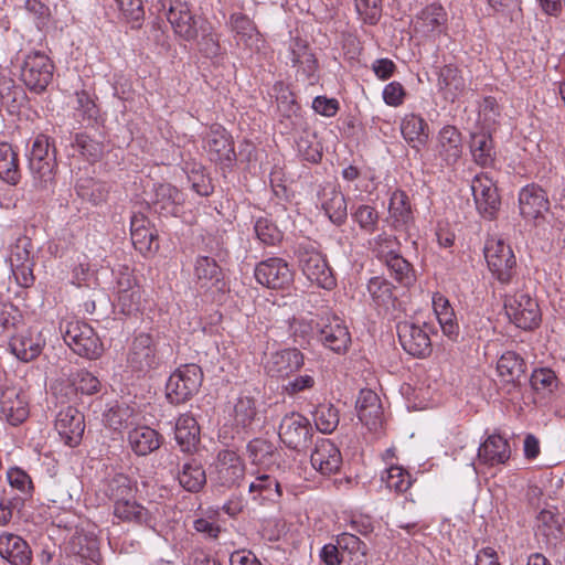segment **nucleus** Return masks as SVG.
<instances>
[{"label":"nucleus","mask_w":565,"mask_h":565,"mask_svg":"<svg viewBox=\"0 0 565 565\" xmlns=\"http://www.w3.org/2000/svg\"><path fill=\"white\" fill-rule=\"evenodd\" d=\"M29 168L33 184L38 189H46L54 181L56 160L47 136L38 135L29 154Z\"/></svg>","instance_id":"obj_1"},{"label":"nucleus","mask_w":565,"mask_h":565,"mask_svg":"<svg viewBox=\"0 0 565 565\" xmlns=\"http://www.w3.org/2000/svg\"><path fill=\"white\" fill-rule=\"evenodd\" d=\"M504 311L510 322L523 330L537 328L542 320L537 300L524 290H518L505 297Z\"/></svg>","instance_id":"obj_2"},{"label":"nucleus","mask_w":565,"mask_h":565,"mask_svg":"<svg viewBox=\"0 0 565 565\" xmlns=\"http://www.w3.org/2000/svg\"><path fill=\"white\" fill-rule=\"evenodd\" d=\"M202 381L203 372L199 365H181L167 381L166 397L172 404L185 403L199 392Z\"/></svg>","instance_id":"obj_3"},{"label":"nucleus","mask_w":565,"mask_h":565,"mask_svg":"<svg viewBox=\"0 0 565 565\" xmlns=\"http://www.w3.org/2000/svg\"><path fill=\"white\" fill-rule=\"evenodd\" d=\"M54 70L55 66L46 54L34 51L25 55L20 68V79L30 92L41 94L52 83Z\"/></svg>","instance_id":"obj_4"},{"label":"nucleus","mask_w":565,"mask_h":565,"mask_svg":"<svg viewBox=\"0 0 565 565\" xmlns=\"http://www.w3.org/2000/svg\"><path fill=\"white\" fill-rule=\"evenodd\" d=\"M63 339L76 354L87 359H97L104 351L99 337L88 323L83 321H68Z\"/></svg>","instance_id":"obj_5"},{"label":"nucleus","mask_w":565,"mask_h":565,"mask_svg":"<svg viewBox=\"0 0 565 565\" xmlns=\"http://www.w3.org/2000/svg\"><path fill=\"white\" fill-rule=\"evenodd\" d=\"M484 258L489 270L500 282L511 281L516 259L510 245L501 238H489L484 247Z\"/></svg>","instance_id":"obj_6"},{"label":"nucleus","mask_w":565,"mask_h":565,"mask_svg":"<svg viewBox=\"0 0 565 565\" xmlns=\"http://www.w3.org/2000/svg\"><path fill=\"white\" fill-rule=\"evenodd\" d=\"M246 473L244 459L234 450H221L211 467L212 481L225 488L239 486Z\"/></svg>","instance_id":"obj_7"},{"label":"nucleus","mask_w":565,"mask_h":565,"mask_svg":"<svg viewBox=\"0 0 565 565\" xmlns=\"http://www.w3.org/2000/svg\"><path fill=\"white\" fill-rule=\"evenodd\" d=\"M430 327L426 322L403 321L397 326L401 345L411 355L426 358L431 352Z\"/></svg>","instance_id":"obj_8"},{"label":"nucleus","mask_w":565,"mask_h":565,"mask_svg":"<svg viewBox=\"0 0 565 565\" xmlns=\"http://www.w3.org/2000/svg\"><path fill=\"white\" fill-rule=\"evenodd\" d=\"M519 211L523 220L534 226L546 222L550 202L546 193L536 185H526L519 193Z\"/></svg>","instance_id":"obj_9"},{"label":"nucleus","mask_w":565,"mask_h":565,"mask_svg":"<svg viewBox=\"0 0 565 565\" xmlns=\"http://www.w3.org/2000/svg\"><path fill=\"white\" fill-rule=\"evenodd\" d=\"M375 244L377 257L385 263L395 279L404 285H411L414 281L411 264L392 248L396 241L390 236H379Z\"/></svg>","instance_id":"obj_10"},{"label":"nucleus","mask_w":565,"mask_h":565,"mask_svg":"<svg viewBox=\"0 0 565 565\" xmlns=\"http://www.w3.org/2000/svg\"><path fill=\"white\" fill-rule=\"evenodd\" d=\"M312 427L307 417L299 413L284 416L279 425V438L289 448L300 450L307 447Z\"/></svg>","instance_id":"obj_11"},{"label":"nucleus","mask_w":565,"mask_h":565,"mask_svg":"<svg viewBox=\"0 0 565 565\" xmlns=\"http://www.w3.org/2000/svg\"><path fill=\"white\" fill-rule=\"evenodd\" d=\"M433 150L444 166H454L463 152L462 135L452 125H445L437 132Z\"/></svg>","instance_id":"obj_12"},{"label":"nucleus","mask_w":565,"mask_h":565,"mask_svg":"<svg viewBox=\"0 0 565 565\" xmlns=\"http://www.w3.org/2000/svg\"><path fill=\"white\" fill-rule=\"evenodd\" d=\"M299 265L307 279L318 287L331 289L335 285L332 271L321 253L303 248L299 255Z\"/></svg>","instance_id":"obj_13"},{"label":"nucleus","mask_w":565,"mask_h":565,"mask_svg":"<svg viewBox=\"0 0 565 565\" xmlns=\"http://www.w3.org/2000/svg\"><path fill=\"white\" fill-rule=\"evenodd\" d=\"M115 290L117 302L124 313H131L139 309L142 290L132 271L124 266L117 270Z\"/></svg>","instance_id":"obj_14"},{"label":"nucleus","mask_w":565,"mask_h":565,"mask_svg":"<svg viewBox=\"0 0 565 565\" xmlns=\"http://www.w3.org/2000/svg\"><path fill=\"white\" fill-rule=\"evenodd\" d=\"M322 344L335 353H343L351 343V335L344 322L335 316L321 317L317 322Z\"/></svg>","instance_id":"obj_15"},{"label":"nucleus","mask_w":565,"mask_h":565,"mask_svg":"<svg viewBox=\"0 0 565 565\" xmlns=\"http://www.w3.org/2000/svg\"><path fill=\"white\" fill-rule=\"evenodd\" d=\"M254 274L260 285L273 289H284L288 287L294 279L292 271L288 264L278 257L260 262L256 266Z\"/></svg>","instance_id":"obj_16"},{"label":"nucleus","mask_w":565,"mask_h":565,"mask_svg":"<svg viewBox=\"0 0 565 565\" xmlns=\"http://www.w3.org/2000/svg\"><path fill=\"white\" fill-rule=\"evenodd\" d=\"M45 345V339L36 328L17 331L10 339L11 353L22 362L36 359Z\"/></svg>","instance_id":"obj_17"},{"label":"nucleus","mask_w":565,"mask_h":565,"mask_svg":"<svg viewBox=\"0 0 565 565\" xmlns=\"http://www.w3.org/2000/svg\"><path fill=\"white\" fill-rule=\"evenodd\" d=\"M305 364V355L297 348L275 351L266 361V372L276 379H287L298 372Z\"/></svg>","instance_id":"obj_18"},{"label":"nucleus","mask_w":565,"mask_h":565,"mask_svg":"<svg viewBox=\"0 0 565 565\" xmlns=\"http://www.w3.org/2000/svg\"><path fill=\"white\" fill-rule=\"evenodd\" d=\"M471 191L478 211L486 217H493L500 206L495 183L487 174H477L471 182Z\"/></svg>","instance_id":"obj_19"},{"label":"nucleus","mask_w":565,"mask_h":565,"mask_svg":"<svg viewBox=\"0 0 565 565\" xmlns=\"http://www.w3.org/2000/svg\"><path fill=\"white\" fill-rule=\"evenodd\" d=\"M55 429L65 445H78L85 429L83 414L72 406L61 409L56 416Z\"/></svg>","instance_id":"obj_20"},{"label":"nucleus","mask_w":565,"mask_h":565,"mask_svg":"<svg viewBox=\"0 0 565 565\" xmlns=\"http://www.w3.org/2000/svg\"><path fill=\"white\" fill-rule=\"evenodd\" d=\"M167 19L179 38L184 41L196 39V20L185 1L173 0L169 7Z\"/></svg>","instance_id":"obj_21"},{"label":"nucleus","mask_w":565,"mask_h":565,"mask_svg":"<svg viewBox=\"0 0 565 565\" xmlns=\"http://www.w3.org/2000/svg\"><path fill=\"white\" fill-rule=\"evenodd\" d=\"M310 461L313 469L321 475L330 476L340 470L342 456L334 443L322 438L316 443Z\"/></svg>","instance_id":"obj_22"},{"label":"nucleus","mask_w":565,"mask_h":565,"mask_svg":"<svg viewBox=\"0 0 565 565\" xmlns=\"http://www.w3.org/2000/svg\"><path fill=\"white\" fill-rule=\"evenodd\" d=\"M127 361L140 372H148L158 365L153 340L149 334L140 333L134 339Z\"/></svg>","instance_id":"obj_23"},{"label":"nucleus","mask_w":565,"mask_h":565,"mask_svg":"<svg viewBox=\"0 0 565 565\" xmlns=\"http://www.w3.org/2000/svg\"><path fill=\"white\" fill-rule=\"evenodd\" d=\"M0 413L11 425L21 424L29 415L25 395L17 388L6 390L0 398Z\"/></svg>","instance_id":"obj_24"},{"label":"nucleus","mask_w":565,"mask_h":565,"mask_svg":"<svg viewBox=\"0 0 565 565\" xmlns=\"http://www.w3.org/2000/svg\"><path fill=\"white\" fill-rule=\"evenodd\" d=\"M511 456L509 441L498 434L490 435L478 449L479 462L488 466L503 465Z\"/></svg>","instance_id":"obj_25"},{"label":"nucleus","mask_w":565,"mask_h":565,"mask_svg":"<svg viewBox=\"0 0 565 565\" xmlns=\"http://www.w3.org/2000/svg\"><path fill=\"white\" fill-rule=\"evenodd\" d=\"M31 550L26 542L13 533L3 532L0 535V556L12 565H29Z\"/></svg>","instance_id":"obj_26"},{"label":"nucleus","mask_w":565,"mask_h":565,"mask_svg":"<svg viewBox=\"0 0 565 565\" xmlns=\"http://www.w3.org/2000/svg\"><path fill=\"white\" fill-rule=\"evenodd\" d=\"M447 13L441 6L425 7L413 20L414 31L423 35L440 33L446 24Z\"/></svg>","instance_id":"obj_27"},{"label":"nucleus","mask_w":565,"mask_h":565,"mask_svg":"<svg viewBox=\"0 0 565 565\" xmlns=\"http://www.w3.org/2000/svg\"><path fill=\"white\" fill-rule=\"evenodd\" d=\"M130 234L135 248L141 254H150L158 248L156 230L143 215L132 216Z\"/></svg>","instance_id":"obj_28"},{"label":"nucleus","mask_w":565,"mask_h":565,"mask_svg":"<svg viewBox=\"0 0 565 565\" xmlns=\"http://www.w3.org/2000/svg\"><path fill=\"white\" fill-rule=\"evenodd\" d=\"M114 516L121 522L135 525L152 526V512L132 499L119 501L114 504Z\"/></svg>","instance_id":"obj_29"},{"label":"nucleus","mask_w":565,"mask_h":565,"mask_svg":"<svg viewBox=\"0 0 565 565\" xmlns=\"http://www.w3.org/2000/svg\"><path fill=\"white\" fill-rule=\"evenodd\" d=\"M206 149L214 160L232 162L235 159L231 136L220 126L213 127L207 135Z\"/></svg>","instance_id":"obj_30"},{"label":"nucleus","mask_w":565,"mask_h":565,"mask_svg":"<svg viewBox=\"0 0 565 565\" xmlns=\"http://www.w3.org/2000/svg\"><path fill=\"white\" fill-rule=\"evenodd\" d=\"M174 438L183 452H192L200 441V427L190 414H182L175 423Z\"/></svg>","instance_id":"obj_31"},{"label":"nucleus","mask_w":565,"mask_h":565,"mask_svg":"<svg viewBox=\"0 0 565 565\" xmlns=\"http://www.w3.org/2000/svg\"><path fill=\"white\" fill-rule=\"evenodd\" d=\"M437 85L443 97L451 103H454L466 88L461 73L452 65H446L440 70Z\"/></svg>","instance_id":"obj_32"},{"label":"nucleus","mask_w":565,"mask_h":565,"mask_svg":"<svg viewBox=\"0 0 565 565\" xmlns=\"http://www.w3.org/2000/svg\"><path fill=\"white\" fill-rule=\"evenodd\" d=\"M128 443L136 455L146 456L160 447L161 436L148 426H138L129 431Z\"/></svg>","instance_id":"obj_33"},{"label":"nucleus","mask_w":565,"mask_h":565,"mask_svg":"<svg viewBox=\"0 0 565 565\" xmlns=\"http://www.w3.org/2000/svg\"><path fill=\"white\" fill-rule=\"evenodd\" d=\"M561 532L562 523L556 509L550 507L541 510L535 521V535L550 544L559 537Z\"/></svg>","instance_id":"obj_34"},{"label":"nucleus","mask_w":565,"mask_h":565,"mask_svg":"<svg viewBox=\"0 0 565 565\" xmlns=\"http://www.w3.org/2000/svg\"><path fill=\"white\" fill-rule=\"evenodd\" d=\"M231 25L238 43L244 44L250 50L258 51L260 49L263 42L262 34L249 18L243 14H233L231 17Z\"/></svg>","instance_id":"obj_35"},{"label":"nucleus","mask_w":565,"mask_h":565,"mask_svg":"<svg viewBox=\"0 0 565 565\" xmlns=\"http://www.w3.org/2000/svg\"><path fill=\"white\" fill-rule=\"evenodd\" d=\"M401 132L413 148H419L428 140V124L415 114L405 115L401 122Z\"/></svg>","instance_id":"obj_36"},{"label":"nucleus","mask_w":565,"mask_h":565,"mask_svg":"<svg viewBox=\"0 0 565 565\" xmlns=\"http://www.w3.org/2000/svg\"><path fill=\"white\" fill-rule=\"evenodd\" d=\"M470 152L473 161L481 167H490L495 159L492 138L487 132H473L470 138Z\"/></svg>","instance_id":"obj_37"},{"label":"nucleus","mask_w":565,"mask_h":565,"mask_svg":"<svg viewBox=\"0 0 565 565\" xmlns=\"http://www.w3.org/2000/svg\"><path fill=\"white\" fill-rule=\"evenodd\" d=\"M322 207L331 222L342 224L348 215L347 201L337 188H326L322 192Z\"/></svg>","instance_id":"obj_38"},{"label":"nucleus","mask_w":565,"mask_h":565,"mask_svg":"<svg viewBox=\"0 0 565 565\" xmlns=\"http://www.w3.org/2000/svg\"><path fill=\"white\" fill-rule=\"evenodd\" d=\"M20 178L17 153L9 143L0 142V179L14 185Z\"/></svg>","instance_id":"obj_39"},{"label":"nucleus","mask_w":565,"mask_h":565,"mask_svg":"<svg viewBox=\"0 0 565 565\" xmlns=\"http://www.w3.org/2000/svg\"><path fill=\"white\" fill-rule=\"evenodd\" d=\"M388 214L395 227L405 226L413 220L408 196L403 191L397 190L392 193Z\"/></svg>","instance_id":"obj_40"},{"label":"nucleus","mask_w":565,"mask_h":565,"mask_svg":"<svg viewBox=\"0 0 565 565\" xmlns=\"http://www.w3.org/2000/svg\"><path fill=\"white\" fill-rule=\"evenodd\" d=\"M497 371L502 381L511 383L523 375L524 362L515 352L508 351L500 356Z\"/></svg>","instance_id":"obj_41"},{"label":"nucleus","mask_w":565,"mask_h":565,"mask_svg":"<svg viewBox=\"0 0 565 565\" xmlns=\"http://www.w3.org/2000/svg\"><path fill=\"white\" fill-rule=\"evenodd\" d=\"M178 480L186 491L196 492L205 484L206 476L201 465L188 462L182 466Z\"/></svg>","instance_id":"obj_42"},{"label":"nucleus","mask_w":565,"mask_h":565,"mask_svg":"<svg viewBox=\"0 0 565 565\" xmlns=\"http://www.w3.org/2000/svg\"><path fill=\"white\" fill-rule=\"evenodd\" d=\"M558 379L555 372L548 367L535 369L531 375V386L544 397L553 395L558 388Z\"/></svg>","instance_id":"obj_43"},{"label":"nucleus","mask_w":565,"mask_h":565,"mask_svg":"<svg viewBox=\"0 0 565 565\" xmlns=\"http://www.w3.org/2000/svg\"><path fill=\"white\" fill-rule=\"evenodd\" d=\"M136 491V484L125 475H116L113 477L106 488V494L113 500L114 504L119 501L132 499Z\"/></svg>","instance_id":"obj_44"},{"label":"nucleus","mask_w":565,"mask_h":565,"mask_svg":"<svg viewBox=\"0 0 565 565\" xmlns=\"http://www.w3.org/2000/svg\"><path fill=\"white\" fill-rule=\"evenodd\" d=\"M382 481L388 490L397 493L405 492L412 486L409 472L402 466L391 465L381 476Z\"/></svg>","instance_id":"obj_45"},{"label":"nucleus","mask_w":565,"mask_h":565,"mask_svg":"<svg viewBox=\"0 0 565 565\" xmlns=\"http://www.w3.org/2000/svg\"><path fill=\"white\" fill-rule=\"evenodd\" d=\"M74 490L67 481L54 482L47 490L49 500L58 509L71 510L75 502Z\"/></svg>","instance_id":"obj_46"},{"label":"nucleus","mask_w":565,"mask_h":565,"mask_svg":"<svg viewBox=\"0 0 565 565\" xmlns=\"http://www.w3.org/2000/svg\"><path fill=\"white\" fill-rule=\"evenodd\" d=\"M256 414V402L253 397L247 395L237 397L233 408V418L237 426H249L255 419Z\"/></svg>","instance_id":"obj_47"},{"label":"nucleus","mask_w":565,"mask_h":565,"mask_svg":"<svg viewBox=\"0 0 565 565\" xmlns=\"http://www.w3.org/2000/svg\"><path fill=\"white\" fill-rule=\"evenodd\" d=\"M290 61L294 66L301 67L305 72L315 70L316 60L309 52L307 43L300 39H292L289 46Z\"/></svg>","instance_id":"obj_48"},{"label":"nucleus","mask_w":565,"mask_h":565,"mask_svg":"<svg viewBox=\"0 0 565 565\" xmlns=\"http://www.w3.org/2000/svg\"><path fill=\"white\" fill-rule=\"evenodd\" d=\"M313 419L317 428L324 433H332L339 424L338 411L330 404H321L317 407Z\"/></svg>","instance_id":"obj_49"},{"label":"nucleus","mask_w":565,"mask_h":565,"mask_svg":"<svg viewBox=\"0 0 565 565\" xmlns=\"http://www.w3.org/2000/svg\"><path fill=\"white\" fill-rule=\"evenodd\" d=\"M249 492L271 500L275 495L280 497V486L276 479L268 475H260L249 483Z\"/></svg>","instance_id":"obj_50"},{"label":"nucleus","mask_w":565,"mask_h":565,"mask_svg":"<svg viewBox=\"0 0 565 565\" xmlns=\"http://www.w3.org/2000/svg\"><path fill=\"white\" fill-rule=\"evenodd\" d=\"M367 290L377 305H387L393 298L392 284L381 277L371 278Z\"/></svg>","instance_id":"obj_51"},{"label":"nucleus","mask_w":565,"mask_h":565,"mask_svg":"<svg viewBox=\"0 0 565 565\" xmlns=\"http://www.w3.org/2000/svg\"><path fill=\"white\" fill-rule=\"evenodd\" d=\"M131 416L132 409L130 407L116 404L109 407L104 414V420L108 427L119 430L128 424Z\"/></svg>","instance_id":"obj_52"},{"label":"nucleus","mask_w":565,"mask_h":565,"mask_svg":"<svg viewBox=\"0 0 565 565\" xmlns=\"http://www.w3.org/2000/svg\"><path fill=\"white\" fill-rule=\"evenodd\" d=\"M157 204H160V210L167 213H174V205L181 200V194L177 188L170 184H161L158 186L157 192Z\"/></svg>","instance_id":"obj_53"},{"label":"nucleus","mask_w":565,"mask_h":565,"mask_svg":"<svg viewBox=\"0 0 565 565\" xmlns=\"http://www.w3.org/2000/svg\"><path fill=\"white\" fill-rule=\"evenodd\" d=\"M248 450L253 461L257 465L268 466L276 455L273 446L263 439H254L248 444Z\"/></svg>","instance_id":"obj_54"},{"label":"nucleus","mask_w":565,"mask_h":565,"mask_svg":"<svg viewBox=\"0 0 565 565\" xmlns=\"http://www.w3.org/2000/svg\"><path fill=\"white\" fill-rule=\"evenodd\" d=\"M359 226L367 233L376 230L379 215L374 207L370 205H360L352 214Z\"/></svg>","instance_id":"obj_55"},{"label":"nucleus","mask_w":565,"mask_h":565,"mask_svg":"<svg viewBox=\"0 0 565 565\" xmlns=\"http://www.w3.org/2000/svg\"><path fill=\"white\" fill-rule=\"evenodd\" d=\"M257 237L267 245H274L281 238V233L277 226L267 218H259L255 224Z\"/></svg>","instance_id":"obj_56"},{"label":"nucleus","mask_w":565,"mask_h":565,"mask_svg":"<svg viewBox=\"0 0 565 565\" xmlns=\"http://www.w3.org/2000/svg\"><path fill=\"white\" fill-rule=\"evenodd\" d=\"M7 480L11 488L23 494L31 493L33 484L29 475L20 468L13 467L7 471Z\"/></svg>","instance_id":"obj_57"},{"label":"nucleus","mask_w":565,"mask_h":565,"mask_svg":"<svg viewBox=\"0 0 565 565\" xmlns=\"http://www.w3.org/2000/svg\"><path fill=\"white\" fill-rule=\"evenodd\" d=\"M75 388L83 394H95L99 391V380L88 371H79L73 379Z\"/></svg>","instance_id":"obj_58"},{"label":"nucleus","mask_w":565,"mask_h":565,"mask_svg":"<svg viewBox=\"0 0 565 565\" xmlns=\"http://www.w3.org/2000/svg\"><path fill=\"white\" fill-rule=\"evenodd\" d=\"M220 268L214 259L201 256L195 262L194 274L200 280H212L217 277Z\"/></svg>","instance_id":"obj_59"},{"label":"nucleus","mask_w":565,"mask_h":565,"mask_svg":"<svg viewBox=\"0 0 565 565\" xmlns=\"http://www.w3.org/2000/svg\"><path fill=\"white\" fill-rule=\"evenodd\" d=\"M406 92L398 82H391L383 89V100L391 107H398L404 103Z\"/></svg>","instance_id":"obj_60"},{"label":"nucleus","mask_w":565,"mask_h":565,"mask_svg":"<svg viewBox=\"0 0 565 565\" xmlns=\"http://www.w3.org/2000/svg\"><path fill=\"white\" fill-rule=\"evenodd\" d=\"M379 3L380 0H356V10L365 22L373 24L381 15Z\"/></svg>","instance_id":"obj_61"},{"label":"nucleus","mask_w":565,"mask_h":565,"mask_svg":"<svg viewBox=\"0 0 565 565\" xmlns=\"http://www.w3.org/2000/svg\"><path fill=\"white\" fill-rule=\"evenodd\" d=\"M382 406L358 409L359 419L369 430L376 431L382 426Z\"/></svg>","instance_id":"obj_62"},{"label":"nucleus","mask_w":565,"mask_h":565,"mask_svg":"<svg viewBox=\"0 0 565 565\" xmlns=\"http://www.w3.org/2000/svg\"><path fill=\"white\" fill-rule=\"evenodd\" d=\"M315 384L316 381L313 375L306 373L290 380L287 384L284 385L282 390L288 395H296L300 392L312 388Z\"/></svg>","instance_id":"obj_63"},{"label":"nucleus","mask_w":565,"mask_h":565,"mask_svg":"<svg viewBox=\"0 0 565 565\" xmlns=\"http://www.w3.org/2000/svg\"><path fill=\"white\" fill-rule=\"evenodd\" d=\"M25 9L34 17L39 29L44 28L50 20V9L40 0H26Z\"/></svg>","instance_id":"obj_64"}]
</instances>
